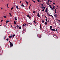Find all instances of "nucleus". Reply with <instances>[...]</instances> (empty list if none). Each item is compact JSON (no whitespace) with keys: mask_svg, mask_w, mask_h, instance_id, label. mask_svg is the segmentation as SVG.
Listing matches in <instances>:
<instances>
[{"mask_svg":"<svg viewBox=\"0 0 60 60\" xmlns=\"http://www.w3.org/2000/svg\"><path fill=\"white\" fill-rule=\"evenodd\" d=\"M48 22H49V19L48 20Z\"/></svg>","mask_w":60,"mask_h":60,"instance_id":"nucleus-52","label":"nucleus"},{"mask_svg":"<svg viewBox=\"0 0 60 60\" xmlns=\"http://www.w3.org/2000/svg\"><path fill=\"white\" fill-rule=\"evenodd\" d=\"M55 6H54L53 7V9L54 10H55Z\"/></svg>","mask_w":60,"mask_h":60,"instance_id":"nucleus-20","label":"nucleus"},{"mask_svg":"<svg viewBox=\"0 0 60 60\" xmlns=\"http://www.w3.org/2000/svg\"><path fill=\"white\" fill-rule=\"evenodd\" d=\"M14 24L15 25H16V22L15 21H14Z\"/></svg>","mask_w":60,"mask_h":60,"instance_id":"nucleus-13","label":"nucleus"},{"mask_svg":"<svg viewBox=\"0 0 60 60\" xmlns=\"http://www.w3.org/2000/svg\"><path fill=\"white\" fill-rule=\"evenodd\" d=\"M15 34H14L13 35V37H14V36H15Z\"/></svg>","mask_w":60,"mask_h":60,"instance_id":"nucleus-37","label":"nucleus"},{"mask_svg":"<svg viewBox=\"0 0 60 60\" xmlns=\"http://www.w3.org/2000/svg\"><path fill=\"white\" fill-rule=\"evenodd\" d=\"M9 38H11V36H9L8 37Z\"/></svg>","mask_w":60,"mask_h":60,"instance_id":"nucleus-39","label":"nucleus"},{"mask_svg":"<svg viewBox=\"0 0 60 60\" xmlns=\"http://www.w3.org/2000/svg\"><path fill=\"white\" fill-rule=\"evenodd\" d=\"M41 9H45V7H41Z\"/></svg>","mask_w":60,"mask_h":60,"instance_id":"nucleus-7","label":"nucleus"},{"mask_svg":"<svg viewBox=\"0 0 60 60\" xmlns=\"http://www.w3.org/2000/svg\"><path fill=\"white\" fill-rule=\"evenodd\" d=\"M53 27H52V26H50V29H52V28Z\"/></svg>","mask_w":60,"mask_h":60,"instance_id":"nucleus-5","label":"nucleus"},{"mask_svg":"<svg viewBox=\"0 0 60 60\" xmlns=\"http://www.w3.org/2000/svg\"><path fill=\"white\" fill-rule=\"evenodd\" d=\"M9 22V20L7 21H6V23L7 24Z\"/></svg>","mask_w":60,"mask_h":60,"instance_id":"nucleus-11","label":"nucleus"},{"mask_svg":"<svg viewBox=\"0 0 60 60\" xmlns=\"http://www.w3.org/2000/svg\"><path fill=\"white\" fill-rule=\"evenodd\" d=\"M10 47H12L13 46V44H12L11 42H10Z\"/></svg>","mask_w":60,"mask_h":60,"instance_id":"nucleus-1","label":"nucleus"},{"mask_svg":"<svg viewBox=\"0 0 60 60\" xmlns=\"http://www.w3.org/2000/svg\"><path fill=\"white\" fill-rule=\"evenodd\" d=\"M34 22L35 24H36V22H35V21H34Z\"/></svg>","mask_w":60,"mask_h":60,"instance_id":"nucleus-47","label":"nucleus"},{"mask_svg":"<svg viewBox=\"0 0 60 60\" xmlns=\"http://www.w3.org/2000/svg\"><path fill=\"white\" fill-rule=\"evenodd\" d=\"M37 16L38 17H40V14H39V13H38V15Z\"/></svg>","mask_w":60,"mask_h":60,"instance_id":"nucleus-8","label":"nucleus"},{"mask_svg":"<svg viewBox=\"0 0 60 60\" xmlns=\"http://www.w3.org/2000/svg\"><path fill=\"white\" fill-rule=\"evenodd\" d=\"M49 16H51V17H53V16H52V15H49Z\"/></svg>","mask_w":60,"mask_h":60,"instance_id":"nucleus-24","label":"nucleus"},{"mask_svg":"<svg viewBox=\"0 0 60 60\" xmlns=\"http://www.w3.org/2000/svg\"><path fill=\"white\" fill-rule=\"evenodd\" d=\"M9 40V38H7L6 39V40L7 41H8Z\"/></svg>","mask_w":60,"mask_h":60,"instance_id":"nucleus-32","label":"nucleus"},{"mask_svg":"<svg viewBox=\"0 0 60 60\" xmlns=\"http://www.w3.org/2000/svg\"><path fill=\"white\" fill-rule=\"evenodd\" d=\"M15 30H16V31H17V28H16V27H15Z\"/></svg>","mask_w":60,"mask_h":60,"instance_id":"nucleus-26","label":"nucleus"},{"mask_svg":"<svg viewBox=\"0 0 60 60\" xmlns=\"http://www.w3.org/2000/svg\"><path fill=\"white\" fill-rule=\"evenodd\" d=\"M49 7L50 8H52V7L51 6V5H49Z\"/></svg>","mask_w":60,"mask_h":60,"instance_id":"nucleus-16","label":"nucleus"},{"mask_svg":"<svg viewBox=\"0 0 60 60\" xmlns=\"http://www.w3.org/2000/svg\"><path fill=\"white\" fill-rule=\"evenodd\" d=\"M29 19H31V17L30 16L29 17Z\"/></svg>","mask_w":60,"mask_h":60,"instance_id":"nucleus-34","label":"nucleus"},{"mask_svg":"<svg viewBox=\"0 0 60 60\" xmlns=\"http://www.w3.org/2000/svg\"><path fill=\"white\" fill-rule=\"evenodd\" d=\"M19 29H21V26H20L19 27Z\"/></svg>","mask_w":60,"mask_h":60,"instance_id":"nucleus-31","label":"nucleus"},{"mask_svg":"<svg viewBox=\"0 0 60 60\" xmlns=\"http://www.w3.org/2000/svg\"><path fill=\"white\" fill-rule=\"evenodd\" d=\"M45 18H46V19H48V18L46 16H45Z\"/></svg>","mask_w":60,"mask_h":60,"instance_id":"nucleus-33","label":"nucleus"},{"mask_svg":"<svg viewBox=\"0 0 60 60\" xmlns=\"http://www.w3.org/2000/svg\"><path fill=\"white\" fill-rule=\"evenodd\" d=\"M1 8V9H3V8Z\"/></svg>","mask_w":60,"mask_h":60,"instance_id":"nucleus-61","label":"nucleus"},{"mask_svg":"<svg viewBox=\"0 0 60 60\" xmlns=\"http://www.w3.org/2000/svg\"><path fill=\"white\" fill-rule=\"evenodd\" d=\"M3 21V20L2 19L1 21V22H2V21Z\"/></svg>","mask_w":60,"mask_h":60,"instance_id":"nucleus-44","label":"nucleus"},{"mask_svg":"<svg viewBox=\"0 0 60 60\" xmlns=\"http://www.w3.org/2000/svg\"><path fill=\"white\" fill-rule=\"evenodd\" d=\"M44 10H45V9H43L42 10V11H44Z\"/></svg>","mask_w":60,"mask_h":60,"instance_id":"nucleus-42","label":"nucleus"},{"mask_svg":"<svg viewBox=\"0 0 60 60\" xmlns=\"http://www.w3.org/2000/svg\"><path fill=\"white\" fill-rule=\"evenodd\" d=\"M40 29H41V24H40Z\"/></svg>","mask_w":60,"mask_h":60,"instance_id":"nucleus-10","label":"nucleus"},{"mask_svg":"<svg viewBox=\"0 0 60 60\" xmlns=\"http://www.w3.org/2000/svg\"><path fill=\"white\" fill-rule=\"evenodd\" d=\"M58 7V6H57V7Z\"/></svg>","mask_w":60,"mask_h":60,"instance_id":"nucleus-64","label":"nucleus"},{"mask_svg":"<svg viewBox=\"0 0 60 60\" xmlns=\"http://www.w3.org/2000/svg\"><path fill=\"white\" fill-rule=\"evenodd\" d=\"M33 1V2H34V3H35V1L33 0H32Z\"/></svg>","mask_w":60,"mask_h":60,"instance_id":"nucleus-36","label":"nucleus"},{"mask_svg":"<svg viewBox=\"0 0 60 60\" xmlns=\"http://www.w3.org/2000/svg\"><path fill=\"white\" fill-rule=\"evenodd\" d=\"M46 4H47V5H49V4L48 3V2H46Z\"/></svg>","mask_w":60,"mask_h":60,"instance_id":"nucleus-18","label":"nucleus"},{"mask_svg":"<svg viewBox=\"0 0 60 60\" xmlns=\"http://www.w3.org/2000/svg\"><path fill=\"white\" fill-rule=\"evenodd\" d=\"M41 36L40 35L39 36V38H41Z\"/></svg>","mask_w":60,"mask_h":60,"instance_id":"nucleus-27","label":"nucleus"},{"mask_svg":"<svg viewBox=\"0 0 60 60\" xmlns=\"http://www.w3.org/2000/svg\"><path fill=\"white\" fill-rule=\"evenodd\" d=\"M57 31V29H56V30H55L56 31Z\"/></svg>","mask_w":60,"mask_h":60,"instance_id":"nucleus-46","label":"nucleus"},{"mask_svg":"<svg viewBox=\"0 0 60 60\" xmlns=\"http://www.w3.org/2000/svg\"><path fill=\"white\" fill-rule=\"evenodd\" d=\"M58 25H60V24H59Z\"/></svg>","mask_w":60,"mask_h":60,"instance_id":"nucleus-62","label":"nucleus"},{"mask_svg":"<svg viewBox=\"0 0 60 60\" xmlns=\"http://www.w3.org/2000/svg\"><path fill=\"white\" fill-rule=\"evenodd\" d=\"M26 26V24L25 23H24V24H23V26Z\"/></svg>","mask_w":60,"mask_h":60,"instance_id":"nucleus-14","label":"nucleus"},{"mask_svg":"<svg viewBox=\"0 0 60 60\" xmlns=\"http://www.w3.org/2000/svg\"><path fill=\"white\" fill-rule=\"evenodd\" d=\"M16 27H17V28H18V27H19V26L18 25H17L16 26Z\"/></svg>","mask_w":60,"mask_h":60,"instance_id":"nucleus-17","label":"nucleus"},{"mask_svg":"<svg viewBox=\"0 0 60 60\" xmlns=\"http://www.w3.org/2000/svg\"><path fill=\"white\" fill-rule=\"evenodd\" d=\"M55 13H56V11H55Z\"/></svg>","mask_w":60,"mask_h":60,"instance_id":"nucleus-57","label":"nucleus"},{"mask_svg":"<svg viewBox=\"0 0 60 60\" xmlns=\"http://www.w3.org/2000/svg\"><path fill=\"white\" fill-rule=\"evenodd\" d=\"M17 9H19V7L18 6H16Z\"/></svg>","mask_w":60,"mask_h":60,"instance_id":"nucleus-21","label":"nucleus"},{"mask_svg":"<svg viewBox=\"0 0 60 60\" xmlns=\"http://www.w3.org/2000/svg\"><path fill=\"white\" fill-rule=\"evenodd\" d=\"M21 5L22 6V7H25V6L22 3V4Z\"/></svg>","mask_w":60,"mask_h":60,"instance_id":"nucleus-6","label":"nucleus"},{"mask_svg":"<svg viewBox=\"0 0 60 60\" xmlns=\"http://www.w3.org/2000/svg\"><path fill=\"white\" fill-rule=\"evenodd\" d=\"M35 12H36V11H34L33 12V13H35Z\"/></svg>","mask_w":60,"mask_h":60,"instance_id":"nucleus-23","label":"nucleus"},{"mask_svg":"<svg viewBox=\"0 0 60 60\" xmlns=\"http://www.w3.org/2000/svg\"><path fill=\"white\" fill-rule=\"evenodd\" d=\"M4 40H5V38H6V36H4Z\"/></svg>","mask_w":60,"mask_h":60,"instance_id":"nucleus-22","label":"nucleus"},{"mask_svg":"<svg viewBox=\"0 0 60 60\" xmlns=\"http://www.w3.org/2000/svg\"><path fill=\"white\" fill-rule=\"evenodd\" d=\"M41 7H44V5H43L42 4H41Z\"/></svg>","mask_w":60,"mask_h":60,"instance_id":"nucleus-15","label":"nucleus"},{"mask_svg":"<svg viewBox=\"0 0 60 60\" xmlns=\"http://www.w3.org/2000/svg\"><path fill=\"white\" fill-rule=\"evenodd\" d=\"M52 17L53 18H54V17H53V16H52Z\"/></svg>","mask_w":60,"mask_h":60,"instance_id":"nucleus-59","label":"nucleus"},{"mask_svg":"<svg viewBox=\"0 0 60 60\" xmlns=\"http://www.w3.org/2000/svg\"><path fill=\"white\" fill-rule=\"evenodd\" d=\"M45 20L46 21V22H48V20L47 19H45Z\"/></svg>","mask_w":60,"mask_h":60,"instance_id":"nucleus-35","label":"nucleus"},{"mask_svg":"<svg viewBox=\"0 0 60 60\" xmlns=\"http://www.w3.org/2000/svg\"><path fill=\"white\" fill-rule=\"evenodd\" d=\"M57 20L58 21H59V22H60V20H58V19H57Z\"/></svg>","mask_w":60,"mask_h":60,"instance_id":"nucleus-30","label":"nucleus"},{"mask_svg":"<svg viewBox=\"0 0 60 60\" xmlns=\"http://www.w3.org/2000/svg\"><path fill=\"white\" fill-rule=\"evenodd\" d=\"M29 8L30 9V6H29Z\"/></svg>","mask_w":60,"mask_h":60,"instance_id":"nucleus-40","label":"nucleus"},{"mask_svg":"<svg viewBox=\"0 0 60 60\" xmlns=\"http://www.w3.org/2000/svg\"><path fill=\"white\" fill-rule=\"evenodd\" d=\"M55 11H56V9H55Z\"/></svg>","mask_w":60,"mask_h":60,"instance_id":"nucleus-55","label":"nucleus"},{"mask_svg":"<svg viewBox=\"0 0 60 60\" xmlns=\"http://www.w3.org/2000/svg\"><path fill=\"white\" fill-rule=\"evenodd\" d=\"M38 1V2H39V0H37Z\"/></svg>","mask_w":60,"mask_h":60,"instance_id":"nucleus-49","label":"nucleus"},{"mask_svg":"<svg viewBox=\"0 0 60 60\" xmlns=\"http://www.w3.org/2000/svg\"><path fill=\"white\" fill-rule=\"evenodd\" d=\"M53 4H55V3H53Z\"/></svg>","mask_w":60,"mask_h":60,"instance_id":"nucleus-45","label":"nucleus"},{"mask_svg":"<svg viewBox=\"0 0 60 60\" xmlns=\"http://www.w3.org/2000/svg\"><path fill=\"white\" fill-rule=\"evenodd\" d=\"M45 24L46 25L47 24V22H45Z\"/></svg>","mask_w":60,"mask_h":60,"instance_id":"nucleus-19","label":"nucleus"},{"mask_svg":"<svg viewBox=\"0 0 60 60\" xmlns=\"http://www.w3.org/2000/svg\"><path fill=\"white\" fill-rule=\"evenodd\" d=\"M25 2L27 4V5H28V4H29V3L27 2V1H26V0Z\"/></svg>","mask_w":60,"mask_h":60,"instance_id":"nucleus-9","label":"nucleus"},{"mask_svg":"<svg viewBox=\"0 0 60 60\" xmlns=\"http://www.w3.org/2000/svg\"><path fill=\"white\" fill-rule=\"evenodd\" d=\"M13 9V8H11V10H12Z\"/></svg>","mask_w":60,"mask_h":60,"instance_id":"nucleus-41","label":"nucleus"},{"mask_svg":"<svg viewBox=\"0 0 60 60\" xmlns=\"http://www.w3.org/2000/svg\"><path fill=\"white\" fill-rule=\"evenodd\" d=\"M36 19H35V20H34V21H36Z\"/></svg>","mask_w":60,"mask_h":60,"instance_id":"nucleus-54","label":"nucleus"},{"mask_svg":"<svg viewBox=\"0 0 60 60\" xmlns=\"http://www.w3.org/2000/svg\"><path fill=\"white\" fill-rule=\"evenodd\" d=\"M54 16L55 17H57V15L56 14H55L54 15Z\"/></svg>","mask_w":60,"mask_h":60,"instance_id":"nucleus-4","label":"nucleus"},{"mask_svg":"<svg viewBox=\"0 0 60 60\" xmlns=\"http://www.w3.org/2000/svg\"><path fill=\"white\" fill-rule=\"evenodd\" d=\"M9 14L10 15V16H11V17H12V15H11V13H10Z\"/></svg>","mask_w":60,"mask_h":60,"instance_id":"nucleus-12","label":"nucleus"},{"mask_svg":"<svg viewBox=\"0 0 60 60\" xmlns=\"http://www.w3.org/2000/svg\"><path fill=\"white\" fill-rule=\"evenodd\" d=\"M48 3H49V0H48Z\"/></svg>","mask_w":60,"mask_h":60,"instance_id":"nucleus-50","label":"nucleus"},{"mask_svg":"<svg viewBox=\"0 0 60 60\" xmlns=\"http://www.w3.org/2000/svg\"><path fill=\"white\" fill-rule=\"evenodd\" d=\"M47 10H48V8H46L45 9V11L46 12H47V14H48V12H47L48 11Z\"/></svg>","mask_w":60,"mask_h":60,"instance_id":"nucleus-2","label":"nucleus"},{"mask_svg":"<svg viewBox=\"0 0 60 60\" xmlns=\"http://www.w3.org/2000/svg\"><path fill=\"white\" fill-rule=\"evenodd\" d=\"M29 16L28 15H27V17H29Z\"/></svg>","mask_w":60,"mask_h":60,"instance_id":"nucleus-48","label":"nucleus"},{"mask_svg":"<svg viewBox=\"0 0 60 60\" xmlns=\"http://www.w3.org/2000/svg\"><path fill=\"white\" fill-rule=\"evenodd\" d=\"M51 9L52 10V11H53V8H52V7L51 8Z\"/></svg>","mask_w":60,"mask_h":60,"instance_id":"nucleus-25","label":"nucleus"},{"mask_svg":"<svg viewBox=\"0 0 60 60\" xmlns=\"http://www.w3.org/2000/svg\"><path fill=\"white\" fill-rule=\"evenodd\" d=\"M12 36H13L12 35H11V37H12Z\"/></svg>","mask_w":60,"mask_h":60,"instance_id":"nucleus-51","label":"nucleus"},{"mask_svg":"<svg viewBox=\"0 0 60 60\" xmlns=\"http://www.w3.org/2000/svg\"><path fill=\"white\" fill-rule=\"evenodd\" d=\"M8 8H9V7H8Z\"/></svg>","mask_w":60,"mask_h":60,"instance_id":"nucleus-63","label":"nucleus"},{"mask_svg":"<svg viewBox=\"0 0 60 60\" xmlns=\"http://www.w3.org/2000/svg\"><path fill=\"white\" fill-rule=\"evenodd\" d=\"M21 3V1L20 2V3Z\"/></svg>","mask_w":60,"mask_h":60,"instance_id":"nucleus-56","label":"nucleus"},{"mask_svg":"<svg viewBox=\"0 0 60 60\" xmlns=\"http://www.w3.org/2000/svg\"><path fill=\"white\" fill-rule=\"evenodd\" d=\"M11 26L12 27V25H11Z\"/></svg>","mask_w":60,"mask_h":60,"instance_id":"nucleus-53","label":"nucleus"},{"mask_svg":"<svg viewBox=\"0 0 60 60\" xmlns=\"http://www.w3.org/2000/svg\"><path fill=\"white\" fill-rule=\"evenodd\" d=\"M50 2H52V1H51L50 0Z\"/></svg>","mask_w":60,"mask_h":60,"instance_id":"nucleus-58","label":"nucleus"},{"mask_svg":"<svg viewBox=\"0 0 60 60\" xmlns=\"http://www.w3.org/2000/svg\"><path fill=\"white\" fill-rule=\"evenodd\" d=\"M9 42H10V41H9Z\"/></svg>","mask_w":60,"mask_h":60,"instance_id":"nucleus-60","label":"nucleus"},{"mask_svg":"<svg viewBox=\"0 0 60 60\" xmlns=\"http://www.w3.org/2000/svg\"><path fill=\"white\" fill-rule=\"evenodd\" d=\"M51 30H52V31H53L54 32H55L56 31V30L55 29H51Z\"/></svg>","mask_w":60,"mask_h":60,"instance_id":"nucleus-3","label":"nucleus"},{"mask_svg":"<svg viewBox=\"0 0 60 60\" xmlns=\"http://www.w3.org/2000/svg\"><path fill=\"white\" fill-rule=\"evenodd\" d=\"M7 7H8V4H7Z\"/></svg>","mask_w":60,"mask_h":60,"instance_id":"nucleus-43","label":"nucleus"},{"mask_svg":"<svg viewBox=\"0 0 60 60\" xmlns=\"http://www.w3.org/2000/svg\"><path fill=\"white\" fill-rule=\"evenodd\" d=\"M3 17H4L5 19H6V16H4Z\"/></svg>","mask_w":60,"mask_h":60,"instance_id":"nucleus-29","label":"nucleus"},{"mask_svg":"<svg viewBox=\"0 0 60 60\" xmlns=\"http://www.w3.org/2000/svg\"><path fill=\"white\" fill-rule=\"evenodd\" d=\"M15 20H17V18H16V17H15Z\"/></svg>","mask_w":60,"mask_h":60,"instance_id":"nucleus-38","label":"nucleus"},{"mask_svg":"<svg viewBox=\"0 0 60 60\" xmlns=\"http://www.w3.org/2000/svg\"><path fill=\"white\" fill-rule=\"evenodd\" d=\"M44 20H42V23H44Z\"/></svg>","mask_w":60,"mask_h":60,"instance_id":"nucleus-28","label":"nucleus"}]
</instances>
